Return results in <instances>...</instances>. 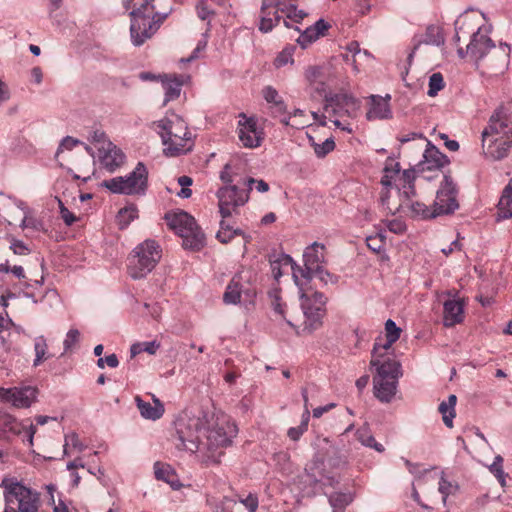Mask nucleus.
I'll return each mask as SVG.
<instances>
[{
	"mask_svg": "<svg viewBox=\"0 0 512 512\" xmlns=\"http://www.w3.org/2000/svg\"><path fill=\"white\" fill-rule=\"evenodd\" d=\"M175 446L178 450L199 452L205 463H219V451L232 443L236 424L225 414L190 416L183 413L174 422Z\"/></svg>",
	"mask_w": 512,
	"mask_h": 512,
	"instance_id": "obj_1",
	"label": "nucleus"
},
{
	"mask_svg": "<svg viewBox=\"0 0 512 512\" xmlns=\"http://www.w3.org/2000/svg\"><path fill=\"white\" fill-rule=\"evenodd\" d=\"M512 147V109L498 107L481 132V148L485 158L502 160Z\"/></svg>",
	"mask_w": 512,
	"mask_h": 512,
	"instance_id": "obj_2",
	"label": "nucleus"
},
{
	"mask_svg": "<svg viewBox=\"0 0 512 512\" xmlns=\"http://www.w3.org/2000/svg\"><path fill=\"white\" fill-rule=\"evenodd\" d=\"M360 109V101L349 94L325 95L324 113L311 112L313 119L320 126H326L327 119L348 133L352 132L350 123L344 118H355Z\"/></svg>",
	"mask_w": 512,
	"mask_h": 512,
	"instance_id": "obj_3",
	"label": "nucleus"
},
{
	"mask_svg": "<svg viewBox=\"0 0 512 512\" xmlns=\"http://www.w3.org/2000/svg\"><path fill=\"white\" fill-rule=\"evenodd\" d=\"M156 130L161 136L167 156H177L190 151L193 147L191 132L186 122L177 114L169 113L155 123Z\"/></svg>",
	"mask_w": 512,
	"mask_h": 512,
	"instance_id": "obj_4",
	"label": "nucleus"
},
{
	"mask_svg": "<svg viewBox=\"0 0 512 512\" xmlns=\"http://www.w3.org/2000/svg\"><path fill=\"white\" fill-rule=\"evenodd\" d=\"M370 364L376 369L373 377L374 396L382 403L391 402L397 393L398 381L402 376L401 364L393 357H384L377 351Z\"/></svg>",
	"mask_w": 512,
	"mask_h": 512,
	"instance_id": "obj_5",
	"label": "nucleus"
},
{
	"mask_svg": "<svg viewBox=\"0 0 512 512\" xmlns=\"http://www.w3.org/2000/svg\"><path fill=\"white\" fill-rule=\"evenodd\" d=\"M154 0H145L130 12V36L134 46H141L160 28L167 14L155 12Z\"/></svg>",
	"mask_w": 512,
	"mask_h": 512,
	"instance_id": "obj_6",
	"label": "nucleus"
},
{
	"mask_svg": "<svg viewBox=\"0 0 512 512\" xmlns=\"http://www.w3.org/2000/svg\"><path fill=\"white\" fill-rule=\"evenodd\" d=\"M161 259L160 246L151 239L138 244L128 257L127 272L135 280L145 278Z\"/></svg>",
	"mask_w": 512,
	"mask_h": 512,
	"instance_id": "obj_7",
	"label": "nucleus"
},
{
	"mask_svg": "<svg viewBox=\"0 0 512 512\" xmlns=\"http://www.w3.org/2000/svg\"><path fill=\"white\" fill-rule=\"evenodd\" d=\"M4 512H38L39 494L13 479H3Z\"/></svg>",
	"mask_w": 512,
	"mask_h": 512,
	"instance_id": "obj_8",
	"label": "nucleus"
},
{
	"mask_svg": "<svg viewBox=\"0 0 512 512\" xmlns=\"http://www.w3.org/2000/svg\"><path fill=\"white\" fill-rule=\"evenodd\" d=\"M490 28L483 26L479 27L476 32L471 36V40L467 45V50L464 52L463 48H458L460 57H464L466 53H470L475 59H482L491 49H494V54L499 59V70L502 72L507 68L509 63L510 46L506 43H501L498 49L489 37Z\"/></svg>",
	"mask_w": 512,
	"mask_h": 512,
	"instance_id": "obj_9",
	"label": "nucleus"
},
{
	"mask_svg": "<svg viewBox=\"0 0 512 512\" xmlns=\"http://www.w3.org/2000/svg\"><path fill=\"white\" fill-rule=\"evenodd\" d=\"M167 225L183 240L186 249L200 250L205 244L203 232L195 219L185 211L171 212L165 215Z\"/></svg>",
	"mask_w": 512,
	"mask_h": 512,
	"instance_id": "obj_10",
	"label": "nucleus"
},
{
	"mask_svg": "<svg viewBox=\"0 0 512 512\" xmlns=\"http://www.w3.org/2000/svg\"><path fill=\"white\" fill-rule=\"evenodd\" d=\"M148 185V171L142 162L127 176L114 177L103 182V186L115 194L143 195Z\"/></svg>",
	"mask_w": 512,
	"mask_h": 512,
	"instance_id": "obj_11",
	"label": "nucleus"
},
{
	"mask_svg": "<svg viewBox=\"0 0 512 512\" xmlns=\"http://www.w3.org/2000/svg\"><path fill=\"white\" fill-rule=\"evenodd\" d=\"M414 180V170H401L399 162L395 159L388 158L386 160L381 183L386 188L394 186L399 200L403 199V196L416 195Z\"/></svg>",
	"mask_w": 512,
	"mask_h": 512,
	"instance_id": "obj_12",
	"label": "nucleus"
},
{
	"mask_svg": "<svg viewBox=\"0 0 512 512\" xmlns=\"http://www.w3.org/2000/svg\"><path fill=\"white\" fill-rule=\"evenodd\" d=\"M285 264H290L295 284L301 287L302 281H310L312 272L319 270L325 263V246L322 243L314 242L306 247L303 253V261L305 268L296 266L293 259L286 255L283 259Z\"/></svg>",
	"mask_w": 512,
	"mask_h": 512,
	"instance_id": "obj_13",
	"label": "nucleus"
},
{
	"mask_svg": "<svg viewBox=\"0 0 512 512\" xmlns=\"http://www.w3.org/2000/svg\"><path fill=\"white\" fill-rule=\"evenodd\" d=\"M305 282L302 281L301 287L298 288L300 290L301 308L305 317L304 330L312 332L322 323V318L325 314L326 297L320 292L305 291Z\"/></svg>",
	"mask_w": 512,
	"mask_h": 512,
	"instance_id": "obj_14",
	"label": "nucleus"
},
{
	"mask_svg": "<svg viewBox=\"0 0 512 512\" xmlns=\"http://www.w3.org/2000/svg\"><path fill=\"white\" fill-rule=\"evenodd\" d=\"M415 195L403 196V199L399 202L391 201L390 192L387 191L382 194L381 202L386 209L395 214L397 212H403L413 218L430 219L435 218L433 207H428L423 202L414 199Z\"/></svg>",
	"mask_w": 512,
	"mask_h": 512,
	"instance_id": "obj_15",
	"label": "nucleus"
},
{
	"mask_svg": "<svg viewBox=\"0 0 512 512\" xmlns=\"http://www.w3.org/2000/svg\"><path fill=\"white\" fill-rule=\"evenodd\" d=\"M35 433L36 427L29 419L18 420L13 415L0 411V440L10 441L23 434L29 445H32Z\"/></svg>",
	"mask_w": 512,
	"mask_h": 512,
	"instance_id": "obj_16",
	"label": "nucleus"
},
{
	"mask_svg": "<svg viewBox=\"0 0 512 512\" xmlns=\"http://www.w3.org/2000/svg\"><path fill=\"white\" fill-rule=\"evenodd\" d=\"M256 296L255 289L250 284L248 272L237 273L229 282L223 295L226 304L237 305L242 299L245 302H252Z\"/></svg>",
	"mask_w": 512,
	"mask_h": 512,
	"instance_id": "obj_17",
	"label": "nucleus"
},
{
	"mask_svg": "<svg viewBox=\"0 0 512 512\" xmlns=\"http://www.w3.org/2000/svg\"><path fill=\"white\" fill-rule=\"evenodd\" d=\"M219 211L222 218H230L237 207L248 201V191L240 189L236 185H227L217 192Z\"/></svg>",
	"mask_w": 512,
	"mask_h": 512,
	"instance_id": "obj_18",
	"label": "nucleus"
},
{
	"mask_svg": "<svg viewBox=\"0 0 512 512\" xmlns=\"http://www.w3.org/2000/svg\"><path fill=\"white\" fill-rule=\"evenodd\" d=\"M458 206L456 186L449 176H444L432 206L435 216L453 213Z\"/></svg>",
	"mask_w": 512,
	"mask_h": 512,
	"instance_id": "obj_19",
	"label": "nucleus"
},
{
	"mask_svg": "<svg viewBox=\"0 0 512 512\" xmlns=\"http://www.w3.org/2000/svg\"><path fill=\"white\" fill-rule=\"evenodd\" d=\"M37 398V390L31 386L0 387V402L10 404L18 409L29 408Z\"/></svg>",
	"mask_w": 512,
	"mask_h": 512,
	"instance_id": "obj_20",
	"label": "nucleus"
},
{
	"mask_svg": "<svg viewBox=\"0 0 512 512\" xmlns=\"http://www.w3.org/2000/svg\"><path fill=\"white\" fill-rule=\"evenodd\" d=\"M237 133L239 141L246 148H257L263 141V132L256 119L243 113L239 115Z\"/></svg>",
	"mask_w": 512,
	"mask_h": 512,
	"instance_id": "obj_21",
	"label": "nucleus"
},
{
	"mask_svg": "<svg viewBox=\"0 0 512 512\" xmlns=\"http://www.w3.org/2000/svg\"><path fill=\"white\" fill-rule=\"evenodd\" d=\"M284 3L281 0H262L258 28L268 33L279 23Z\"/></svg>",
	"mask_w": 512,
	"mask_h": 512,
	"instance_id": "obj_22",
	"label": "nucleus"
},
{
	"mask_svg": "<svg viewBox=\"0 0 512 512\" xmlns=\"http://www.w3.org/2000/svg\"><path fill=\"white\" fill-rule=\"evenodd\" d=\"M98 151L101 166L110 173L118 170L125 162L124 153L112 142H107L106 146H101Z\"/></svg>",
	"mask_w": 512,
	"mask_h": 512,
	"instance_id": "obj_23",
	"label": "nucleus"
},
{
	"mask_svg": "<svg viewBox=\"0 0 512 512\" xmlns=\"http://www.w3.org/2000/svg\"><path fill=\"white\" fill-rule=\"evenodd\" d=\"M400 334L401 329L392 319H388L385 323L386 340L384 342L382 338H378L376 340L372 350V357H374L376 350L380 355L384 357H393L391 348L393 343H395L400 338Z\"/></svg>",
	"mask_w": 512,
	"mask_h": 512,
	"instance_id": "obj_24",
	"label": "nucleus"
},
{
	"mask_svg": "<svg viewBox=\"0 0 512 512\" xmlns=\"http://www.w3.org/2000/svg\"><path fill=\"white\" fill-rule=\"evenodd\" d=\"M463 299L459 297L450 298L443 303V325L453 327L464 320Z\"/></svg>",
	"mask_w": 512,
	"mask_h": 512,
	"instance_id": "obj_25",
	"label": "nucleus"
},
{
	"mask_svg": "<svg viewBox=\"0 0 512 512\" xmlns=\"http://www.w3.org/2000/svg\"><path fill=\"white\" fill-rule=\"evenodd\" d=\"M8 199L23 213V219L20 223L22 230L31 229L34 231H42L43 223L41 220L34 216L33 210L27 205V203L18 198L9 196Z\"/></svg>",
	"mask_w": 512,
	"mask_h": 512,
	"instance_id": "obj_26",
	"label": "nucleus"
},
{
	"mask_svg": "<svg viewBox=\"0 0 512 512\" xmlns=\"http://www.w3.org/2000/svg\"><path fill=\"white\" fill-rule=\"evenodd\" d=\"M327 466L332 471L330 472V471H327L326 469H323V471L321 472V475L323 477L324 484L333 486L334 484L339 483V481H340L339 472L347 468L348 460L343 455H336L334 457H331L328 460Z\"/></svg>",
	"mask_w": 512,
	"mask_h": 512,
	"instance_id": "obj_27",
	"label": "nucleus"
},
{
	"mask_svg": "<svg viewBox=\"0 0 512 512\" xmlns=\"http://www.w3.org/2000/svg\"><path fill=\"white\" fill-rule=\"evenodd\" d=\"M390 99H391L390 95H386V97L372 95L370 109L368 110L367 115H366L367 119L375 120V119L390 118L392 115L390 104H389Z\"/></svg>",
	"mask_w": 512,
	"mask_h": 512,
	"instance_id": "obj_28",
	"label": "nucleus"
},
{
	"mask_svg": "<svg viewBox=\"0 0 512 512\" xmlns=\"http://www.w3.org/2000/svg\"><path fill=\"white\" fill-rule=\"evenodd\" d=\"M329 25L323 20L319 19L313 25L307 27L297 38V43L302 48H307L310 44L316 41L320 36H323Z\"/></svg>",
	"mask_w": 512,
	"mask_h": 512,
	"instance_id": "obj_29",
	"label": "nucleus"
},
{
	"mask_svg": "<svg viewBox=\"0 0 512 512\" xmlns=\"http://www.w3.org/2000/svg\"><path fill=\"white\" fill-rule=\"evenodd\" d=\"M423 159V169L427 170L439 169L448 163L447 157L430 142L427 143Z\"/></svg>",
	"mask_w": 512,
	"mask_h": 512,
	"instance_id": "obj_30",
	"label": "nucleus"
},
{
	"mask_svg": "<svg viewBox=\"0 0 512 512\" xmlns=\"http://www.w3.org/2000/svg\"><path fill=\"white\" fill-rule=\"evenodd\" d=\"M162 87L165 92L164 104L177 99L180 96L183 86L182 78L176 75H167L161 77Z\"/></svg>",
	"mask_w": 512,
	"mask_h": 512,
	"instance_id": "obj_31",
	"label": "nucleus"
},
{
	"mask_svg": "<svg viewBox=\"0 0 512 512\" xmlns=\"http://www.w3.org/2000/svg\"><path fill=\"white\" fill-rule=\"evenodd\" d=\"M137 408L141 416L145 419L157 420L162 417L164 407L158 399L154 400V405L142 400L139 396L135 397Z\"/></svg>",
	"mask_w": 512,
	"mask_h": 512,
	"instance_id": "obj_32",
	"label": "nucleus"
},
{
	"mask_svg": "<svg viewBox=\"0 0 512 512\" xmlns=\"http://www.w3.org/2000/svg\"><path fill=\"white\" fill-rule=\"evenodd\" d=\"M512 217V180L503 190L498 203V220L509 219Z\"/></svg>",
	"mask_w": 512,
	"mask_h": 512,
	"instance_id": "obj_33",
	"label": "nucleus"
},
{
	"mask_svg": "<svg viewBox=\"0 0 512 512\" xmlns=\"http://www.w3.org/2000/svg\"><path fill=\"white\" fill-rule=\"evenodd\" d=\"M356 438L363 446L374 449L378 453L385 451L384 445L376 441L370 429L366 426L357 429Z\"/></svg>",
	"mask_w": 512,
	"mask_h": 512,
	"instance_id": "obj_34",
	"label": "nucleus"
},
{
	"mask_svg": "<svg viewBox=\"0 0 512 512\" xmlns=\"http://www.w3.org/2000/svg\"><path fill=\"white\" fill-rule=\"evenodd\" d=\"M282 14L286 17L284 20V24L287 28H294L293 23H299L303 20L307 13L302 9H297L294 5H286L284 3L282 8ZM296 30H299V27L295 26Z\"/></svg>",
	"mask_w": 512,
	"mask_h": 512,
	"instance_id": "obj_35",
	"label": "nucleus"
},
{
	"mask_svg": "<svg viewBox=\"0 0 512 512\" xmlns=\"http://www.w3.org/2000/svg\"><path fill=\"white\" fill-rule=\"evenodd\" d=\"M457 402V398L455 395H450L447 401H443L439 405V412L442 414V419L444 424L448 428L453 427V419L455 417V405Z\"/></svg>",
	"mask_w": 512,
	"mask_h": 512,
	"instance_id": "obj_36",
	"label": "nucleus"
},
{
	"mask_svg": "<svg viewBox=\"0 0 512 512\" xmlns=\"http://www.w3.org/2000/svg\"><path fill=\"white\" fill-rule=\"evenodd\" d=\"M86 444L80 440L79 435L71 432L65 435L63 453L70 456L73 452H82L86 449Z\"/></svg>",
	"mask_w": 512,
	"mask_h": 512,
	"instance_id": "obj_37",
	"label": "nucleus"
},
{
	"mask_svg": "<svg viewBox=\"0 0 512 512\" xmlns=\"http://www.w3.org/2000/svg\"><path fill=\"white\" fill-rule=\"evenodd\" d=\"M34 352L35 358L33 360V366L37 367L42 364L45 360L50 358L48 353L47 340L43 335L37 336L34 339Z\"/></svg>",
	"mask_w": 512,
	"mask_h": 512,
	"instance_id": "obj_38",
	"label": "nucleus"
},
{
	"mask_svg": "<svg viewBox=\"0 0 512 512\" xmlns=\"http://www.w3.org/2000/svg\"><path fill=\"white\" fill-rule=\"evenodd\" d=\"M353 501V494L350 492H334L329 496V503L333 507V512H343L344 509Z\"/></svg>",
	"mask_w": 512,
	"mask_h": 512,
	"instance_id": "obj_39",
	"label": "nucleus"
},
{
	"mask_svg": "<svg viewBox=\"0 0 512 512\" xmlns=\"http://www.w3.org/2000/svg\"><path fill=\"white\" fill-rule=\"evenodd\" d=\"M229 218H222L220 222V229L218 230L216 237L221 243L230 242L234 236L242 234L240 229H234L230 224Z\"/></svg>",
	"mask_w": 512,
	"mask_h": 512,
	"instance_id": "obj_40",
	"label": "nucleus"
},
{
	"mask_svg": "<svg viewBox=\"0 0 512 512\" xmlns=\"http://www.w3.org/2000/svg\"><path fill=\"white\" fill-rule=\"evenodd\" d=\"M206 501L214 512H233V507L236 505V500L226 496L220 500L213 496H207Z\"/></svg>",
	"mask_w": 512,
	"mask_h": 512,
	"instance_id": "obj_41",
	"label": "nucleus"
},
{
	"mask_svg": "<svg viewBox=\"0 0 512 512\" xmlns=\"http://www.w3.org/2000/svg\"><path fill=\"white\" fill-rule=\"evenodd\" d=\"M309 143L314 149V153L318 158H323L335 148V142L332 137L327 138L323 143L319 144L312 136H308Z\"/></svg>",
	"mask_w": 512,
	"mask_h": 512,
	"instance_id": "obj_42",
	"label": "nucleus"
},
{
	"mask_svg": "<svg viewBox=\"0 0 512 512\" xmlns=\"http://www.w3.org/2000/svg\"><path fill=\"white\" fill-rule=\"evenodd\" d=\"M310 420V411L309 408H306L305 411H303L301 416V423L297 427H291L288 429L287 435L288 437L293 441H298L301 436L304 434V432L308 429V423Z\"/></svg>",
	"mask_w": 512,
	"mask_h": 512,
	"instance_id": "obj_43",
	"label": "nucleus"
},
{
	"mask_svg": "<svg viewBox=\"0 0 512 512\" xmlns=\"http://www.w3.org/2000/svg\"><path fill=\"white\" fill-rule=\"evenodd\" d=\"M160 348V343L156 340L134 343L130 348L131 356L134 357L142 352L154 355Z\"/></svg>",
	"mask_w": 512,
	"mask_h": 512,
	"instance_id": "obj_44",
	"label": "nucleus"
},
{
	"mask_svg": "<svg viewBox=\"0 0 512 512\" xmlns=\"http://www.w3.org/2000/svg\"><path fill=\"white\" fill-rule=\"evenodd\" d=\"M263 97L268 103L274 104L279 112L285 111L286 107L281 96L272 86H267L263 89Z\"/></svg>",
	"mask_w": 512,
	"mask_h": 512,
	"instance_id": "obj_45",
	"label": "nucleus"
},
{
	"mask_svg": "<svg viewBox=\"0 0 512 512\" xmlns=\"http://www.w3.org/2000/svg\"><path fill=\"white\" fill-rule=\"evenodd\" d=\"M9 324H12V320L10 318L5 319L0 313V339L2 346L6 351H11L14 349L13 343L9 339L11 332L8 333L7 337L5 335V333L9 331Z\"/></svg>",
	"mask_w": 512,
	"mask_h": 512,
	"instance_id": "obj_46",
	"label": "nucleus"
},
{
	"mask_svg": "<svg viewBox=\"0 0 512 512\" xmlns=\"http://www.w3.org/2000/svg\"><path fill=\"white\" fill-rule=\"evenodd\" d=\"M489 471L496 477L500 485H506L507 474L503 470V458L500 455L495 456L493 463L488 467Z\"/></svg>",
	"mask_w": 512,
	"mask_h": 512,
	"instance_id": "obj_47",
	"label": "nucleus"
},
{
	"mask_svg": "<svg viewBox=\"0 0 512 512\" xmlns=\"http://www.w3.org/2000/svg\"><path fill=\"white\" fill-rule=\"evenodd\" d=\"M438 490L442 495L443 504L446 505L448 496L457 492L458 485L456 483L447 481L444 477V474L442 473L438 483Z\"/></svg>",
	"mask_w": 512,
	"mask_h": 512,
	"instance_id": "obj_48",
	"label": "nucleus"
},
{
	"mask_svg": "<svg viewBox=\"0 0 512 512\" xmlns=\"http://www.w3.org/2000/svg\"><path fill=\"white\" fill-rule=\"evenodd\" d=\"M421 43L439 46L444 43V38L438 27H428Z\"/></svg>",
	"mask_w": 512,
	"mask_h": 512,
	"instance_id": "obj_49",
	"label": "nucleus"
},
{
	"mask_svg": "<svg viewBox=\"0 0 512 512\" xmlns=\"http://www.w3.org/2000/svg\"><path fill=\"white\" fill-rule=\"evenodd\" d=\"M154 474L156 479L162 481H170L171 478H175V474L170 465L161 462L154 464Z\"/></svg>",
	"mask_w": 512,
	"mask_h": 512,
	"instance_id": "obj_50",
	"label": "nucleus"
},
{
	"mask_svg": "<svg viewBox=\"0 0 512 512\" xmlns=\"http://www.w3.org/2000/svg\"><path fill=\"white\" fill-rule=\"evenodd\" d=\"M444 87V80L441 73H433L429 78L428 95L434 97Z\"/></svg>",
	"mask_w": 512,
	"mask_h": 512,
	"instance_id": "obj_51",
	"label": "nucleus"
},
{
	"mask_svg": "<svg viewBox=\"0 0 512 512\" xmlns=\"http://www.w3.org/2000/svg\"><path fill=\"white\" fill-rule=\"evenodd\" d=\"M138 217V210L135 207H126L121 209L118 214V219L121 228L126 227L130 221Z\"/></svg>",
	"mask_w": 512,
	"mask_h": 512,
	"instance_id": "obj_52",
	"label": "nucleus"
},
{
	"mask_svg": "<svg viewBox=\"0 0 512 512\" xmlns=\"http://www.w3.org/2000/svg\"><path fill=\"white\" fill-rule=\"evenodd\" d=\"M209 27L207 28V31H209ZM207 43H208V40H207V33H204L203 34V38L201 40L198 41L197 43V46L195 47V49L193 50V52L191 53V55L187 58H182L180 61L182 63H189L195 59H198L200 57V53L203 52L206 47H207Z\"/></svg>",
	"mask_w": 512,
	"mask_h": 512,
	"instance_id": "obj_53",
	"label": "nucleus"
},
{
	"mask_svg": "<svg viewBox=\"0 0 512 512\" xmlns=\"http://www.w3.org/2000/svg\"><path fill=\"white\" fill-rule=\"evenodd\" d=\"M289 63H293V49L285 48L275 58L274 65L277 68H281Z\"/></svg>",
	"mask_w": 512,
	"mask_h": 512,
	"instance_id": "obj_54",
	"label": "nucleus"
},
{
	"mask_svg": "<svg viewBox=\"0 0 512 512\" xmlns=\"http://www.w3.org/2000/svg\"><path fill=\"white\" fill-rule=\"evenodd\" d=\"M244 185L247 187L246 191H250L255 188L260 193H265L269 190V185L262 179L247 178L244 181Z\"/></svg>",
	"mask_w": 512,
	"mask_h": 512,
	"instance_id": "obj_55",
	"label": "nucleus"
},
{
	"mask_svg": "<svg viewBox=\"0 0 512 512\" xmlns=\"http://www.w3.org/2000/svg\"><path fill=\"white\" fill-rule=\"evenodd\" d=\"M80 144H82L80 140L73 138L71 136H66L61 140L55 156L58 157V155L62 153L64 150L70 151Z\"/></svg>",
	"mask_w": 512,
	"mask_h": 512,
	"instance_id": "obj_56",
	"label": "nucleus"
},
{
	"mask_svg": "<svg viewBox=\"0 0 512 512\" xmlns=\"http://www.w3.org/2000/svg\"><path fill=\"white\" fill-rule=\"evenodd\" d=\"M9 243H10V249L13 251L14 254L17 255H27L29 254L30 250L28 246L22 241L15 237H9Z\"/></svg>",
	"mask_w": 512,
	"mask_h": 512,
	"instance_id": "obj_57",
	"label": "nucleus"
},
{
	"mask_svg": "<svg viewBox=\"0 0 512 512\" xmlns=\"http://www.w3.org/2000/svg\"><path fill=\"white\" fill-rule=\"evenodd\" d=\"M404 464L407 467L408 471L415 476L416 480H420L423 476L431 473L428 469H423L421 465L417 463H412L407 459H404Z\"/></svg>",
	"mask_w": 512,
	"mask_h": 512,
	"instance_id": "obj_58",
	"label": "nucleus"
},
{
	"mask_svg": "<svg viewBox=\"0 0 512 512\" xmlns=\"http://www.w3.org/2000/svg\"><path fill=\"white\" fill-rule=\"evenodd\" d=\"M80 333L77 329H70L63 341L64 351H70L72 347L79 341Z\"/></svg>",
	"mask_w": 512,
	"mask_h": 512,
	"instance_id": "obj_59",
	"label": "nucleus"
},
{
	"mask_svg": "<svg viewBox=\"0 0 512 512\" xmlns=\"http://www.w3.org/2000/svg\"><path fill=\"white\" fill-rule=\"evenodd\" d=\"M88 139L95 144H101L102 146H106L107 142H110L107 139L106 133L102 129H94L89 133Z\"/></svg>",
	"mask_w": 512,
	"mask_h": 512,
	"instance_id": "obj_60",
	"label": "nucleus"
},
{
	"mask_svg": "<svg viewBox=\"0 0 512 512\" xmlns=\"http://www.w3.org/2000/svg\"><path fill=\"white\" fill-rule=\"evenodd\" d=\"M197 16L201 20H207L210 16L214 15V10L210 9L205 0H201L196 5Z\"/></svg>",
	"mask_w": 512,
	"mask_h": 512,
	"instance_id": "obj_61",
	"label": "nucleus"
},
{
	"mask_svg": "<svg viewBox=\"0 0 512 512\" xmlns=\"http://www.w3.org/2000/svg\"><path fill=\"white\" fill-rule=\"evenodd\" d=\"M366 244L368 248L375 253H380L381 251H383L385 246L384 240L377 237H373L372 235L366 237Z\"/></svg>",
	"mask_w": 512,
	"mask_h": 512,
	"instance_id": "obj_62",
	"label": "nucleus"
},
{
	"mask_svg": "<svg viewBox=\"0 0 512 512\" xmlns=\"http://www.w3.org/2000/svg\"><path fill=\"white\" fill-rule=\"evenodd\" d=\"M313 275H316L324 284L337 282V276L329 273L323 266L320 267L319 270L313 271L312 276Z\"/></svg>",
	"mask_w": 512,
	"mask_h": 512,
	"instance_id": "obj_63",
	"label": "nucleus"
},
{
	"mask_svg": "<svg viewBox=\"0 0 512 512\" xmlns=\"http://www.w3.org/2000/svg\"><path fill=\"white\" fill-rule=\"evenodd\" d=\"M389 231L395 234H403L406 231V224L400 219H392L386 222Z\"/></svg>",
	"mask_w": 512,
	"mask_h": 512,
	"instance_id": "obj_64",
	"label": "nucleus"
}]
</instances>
